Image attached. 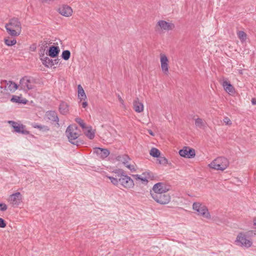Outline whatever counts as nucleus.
Returning <instances> with one entry per match:
<instances>
[{
    "label": "nucleus",
    "mask_w": 256,
    "mask_h": 256,
    "mask_svg": "<svg viewBox=\"0 0 256 256\" xmlns=\"http://www.w3.org/2000/svg\"><path fill=\"white\" fill-rule=\"evenodd\" d=\"M119 158H120L119 160L122 162L124 164H126L128 162V160L130 159L129 156L128 155H124L120 157Z\"/></svg>",
    "instance_id": "nucleus-35"
},
{
    "label": "nucleus",
    "mask_w": 256,
    "mask_h": 256,
    "mask_svg": "<svg viewBox=\"0 0 256 256\" xmlns=\"http://www.w3.org/2000/svg\"><path fill=\"white\" fill-rule=\"evenodd\" d=\"M75 121L79 124V125L82 128V129H85L86 128L85 123L80 118H76L75 119Z\"/></svg>",
    "instance_id": "nucleus-33"
},
{
    "label": "nucleus",
    "mask_w": 256,
    "mask_h": 256,
    "mask_svg": "<svg viewBox=\"0 0 256 256\" xmlns=\"http://www.w3.org/2000/svg\"><path fill=\"white\" fill-rule=\"evenodd\" d=\"M6 226V224L4 219L0 218V228H4Z\"/></svg>",
    "instance_id": "nucleus-42"
},
{
    "label": "nucleus",
    "mask_w": 256,
    "mask_h": 256,
    "mask_svg": "<svg viewBox=\"0 0 256 256\" xmlns=\"http://www.w3.org/2000/svg\"><path fill=\"white\" fill-rule=\"evenodd\" d=\"M59 111L63 115L66 114L69 111V106L68 104L64 102H60L59 106Z\"/></svg>",
    "instance_id": "nucleus-23"
},
{
    "label": "nucleus",
    "mask_w": 256,
    "mask_h": 256,
    "mask_svg": "<svg viewBox=\"0 0 256 256\" xmlns=\"http://www.w3.org/2000/svg\"><path fill=\"white\" fill-rule=\"evenodd\" d=\"M113 184L117 186L119 182V178H114L111 182Z\"/></svg>",
    "instance_id": "nucleus-45"
},
{
    "label": "nucleus",
    "mask_w": 256,
    "mask_h": 256,
    "mask_svg": "<svg viewBox=\"0 0 256 256\" xmlns=\"http://www.w3.org/2000/svg\"><path fill=\"white\" fill-rule=\"evenodd\" d=\"M8 202L13 207H18L22 202V195L20 192H16L10 195Z\"/></svg>",
    "instance_id": "nucleus-6"
},
{
    "label": "nucleus",
    "mask_w": 256,
    "mask_h": 256,
    "mask_svg": "<svg viewBox=\"0 0 256 256\" xmlns=\"http://www.w3.org/2000/svg\"><path fill=\"white\" fill-rule=\"evenodd\" d=\"M70 56V52L68 50H64L62 54V58L65 60H68Z\"/></svg>",
    "instance_id": "nucleus-31"
},
{
    "label": "nucleus",
    "mask_w": 256,
    "mask_h": 256,
    "mask_svg": "<svg viewBox=\"0 0 256 256\" xmlns=\"http://www.w3.org/2000/svg\"><path fill=\"white\" fill-rule=\"evenodd\" d=\"M222 85L224 90L229 94H232L235 93L234 88L232 84H231L230 82L226 80L224 81Z\"/></svg>",
    "instance_id": "nucleus-18"
},
{
    "label": "nucleus",
    "mask_w": 256,
    "mask_h": 256,
    "mask_svg": "<svg viewBox=\"0 0 256 256\" xmlns=\"http://www.w3.org/2000/svg\"><path fill=\"white\" fill-rule=\"evenodd\" d=\"M33 50H35L36 48V45H33Z\"/></svg>",
    "instance_id": "nucleus-53"
},
{
    "label": "nucleus",
    "mask_w": 256,
    "mask_h": 256,
    "mask_svg": "<svg viewBox=\"0 0 256 256\" xmlns=\"http://www.w3.org/2000/svg\"><path fill=\"white\" fill-rule=\"evenodd\" d=\"M223 120H224V122L226 123V124H227V125H230V124H232V122H231L230 120L228 117H225L224 118Z\"/></svg>",
    "instance_id": "nucleus-44"
},
{
    "label": "nucleus",
    "mask_w": 256,
    "mask_h": 256,
    "mask_svg": "<svg viewBox=\"0 0 256 256\" xmlns=\"http://www.w3.org/2000/svg\"><path fill=\"white\" fill-rule=\"evenodd\" d=\"M238 36L240 40H244L246 39V34L243 31H239L238 32Z\"/></svg>",
    "instance_id": "nucleus-37"
},
{
    "label": "nucleus",
    "mask_w": 256,
    "mask_h": 256,
    "mask_svg": "<svg viewBox=\"0 0 256 256\" xmlns=\"http://www.w3.org/2000/svg\"><path fill=\"white\" fill-rule=\"evenodd\" d=\"M82 108H85L88 106V102L86 101L83 102L82 104Z\"/></svg>",
    "instance_id": "nucleus-48"
},
{
    "label": "nucleus",
    "mask_w": 256,
    "mask_h": 256,
    "mask_svg": "<svg viewBox=\"0 0 256 256\" xmlns=\"http://www.w3.org/2000/svg\"><path fill=\"white\" fill-rule=\"evenodd\" d=\"M78 97L80 100V101L82 100H85L86 98V96L85 94L84 91L80 85H78Z\"/></svg>",
    "instance_id": "nucleus-24"
},
{
    "label": "nucleus",
    "mask_w": 256,
    "mask_h": 256,
    "mask_svg": "<svg viewBox=\"0 0 256 256\" xmlns=\"http://www.w3.org/2000/svg\"><path fill=\"white\" fill-rule=\"evenodd\" d=\"M52 42L47 39H44L40 42V56H43L44 54V51L48 48V45L51 44Z\"/></svg>",
    "instance_id": "nucleus-17"
},
{
    "label": "nucleus",
    "mask_w": 256,
    "mask_h": 256,
    "mask_svg": "<svg viewBox=\"0 0 256 256\" xmlns=\"http://www.w3.org/2000/svg\"><path fill=\"white\" fill-rule=\"evenodd\" d=\"M58 12L61 15L66 17L71 16L72 14V8L67 5H64L60 7Z\"/></svg>",
    "instance_id": "nucleus-14"
},
{
    "label": "nucleus",
    "mask_w": 256,
    "mask_h": 256,
    "mask_svg": "<svg viewBox=\"0 0 256 256\" xmlns=\"http://www.w3.org/2000/svg\"><path fill=\"white\" fill-rule=\"evenodd\" d=\"M46 116L48 120L52 124L56 122L57 124L58 127L60 126L59 118L58 116V114L56 111L49 110L48 111L46 114Z\"/></svg>",
    "instance_id": "nucleus-12"
},
{
    "label": "nucleus",
    "mask_w": 256,
    "mask_h": 256,
    "mask_svg": "<svg viewBox=\"0 0 256 256\" xmlns=\"http://www.w3.org/2000/svg\"><path fill=\"white\" fill-rule=\"evenodd\" d=\"M132 176L136 180H141L143 184H146L148 183V180H146V177L144 176H142V174L141 176L139 174H132Z\"/></svg>",
    "instance_id": "nucleus-26"
},
{
    "label": "nucleus",
    "mask_w": 256,
    "mask_h": 256,
    "mask_svg": "<svg viewBox=\"0 0 256 256\" xmlns=\"http://www.w3.org/2000/svg\"><path fill=\"white\" fill-rule=\"evenodd\" d=\"M59 61H60V60L58 58H56V59H54V60H53L54 66L55 64H58L59 62Z\"/></svg>",
    "instance_id": "nucleus-47"
},
{
    "label": "nucleus",
    "mask_w": 256,
    "mask_h": 256,
    "mask_svg": "<svg viewBox=\"0 0 256 256\" xmlns=\"http://www.w3.org/2000/svg\"><path fill=\"white\" fill-rule=\"evenodd\" d=\"M202 204H200V202H194L192 204V208L196 210L197 211L201 206Z\"/></svg>",
    "instance_id": "nucleus-38"
},
{
    "label": "nucleus",
    "mask_w": 256,
    "mask_h": 256,
    "mask_svg": "<svg viewBox=\"0 0 256 256\" xmlns=\"http://www.w3.org/2000/svg\"><path fill=\"white\" fill-rule=\"evenodd\" d=\"M10 82V84L9 86V89L10 90L15 91L18 88L20 85L18 86L16 83L13 82Z\"/></svg>",
    "instance_id": "nucleus-34"
},
{
    "label": "nucleus",
    "mask_w": 256,
    "mask_h": 256,
    "mask_svg": "<svg viewBox=\"0 0 256 256\" xmlns=\"http://www.w3.org/2000/svg\"><path fill=\"white\" fill-rule=\"evenodd\" d=\"M87 131L84 132L86 136L90 140H92L94 138V132L92 130V126L86 127Z\"/></svg>",
    "instance_id": "nucleus-25"
},
{
    "label": "nucleus",
    "mask_w": 256,
    "mask_h": 256,
    "mask_svg": "<svg viewBox=\"0 0 256 256\" xmlns=\"http://www.w3.org/2000/svg\"><path fill=\"white\" fill-rule=\"evenodd\" d=\"M195 124L199 128H202L204 127L205 123L202 118H198L195 120Z\"/></svg>",
    "instance_id": "nucleus-30"
},
{
    "label": "nucleus",
    "mask_w": 256,
    "mask_h": 256,
    "mask_svg": "<svg viewBox=\"0 0 256 256\" xmlns=\"http://www.w3.org/2000/svg\"><path fill=\"white\" fill-rule=\"evenodd\" d=\"M126 166L132 172H134L136 170V169L135 168L134 165L127 164Z\"/></svg>",
    "instance_id": "nucleus-43"
},
{
    "label": "nucleus",
    "mask_w": 256,
    "mask_h": 256,
    "mask_svg": "<svg viewBox=\"0 0 256 256\" xmlns=\"http://www.w3.org/2000/svg\"><path fill=\"white\" fill-rule=\"evenodd\" d=\"M119 178V182L122 186L126 188H130L134 186V180L125 174L124 170H118L117 172Z\"/></svg>",
    "instance_id": "nucleus-4"
},
{
    "label": "nucleus",
    "mask_w": 256,
    "mask_h": 256,
    "mask_svg": "<svg viewBox=\"0 0 256 256\" xmlns=\"http://www.w3.org/2000/svg\"><path fill=\"white\" fill-rule=\"evenodd\" d=\"M94 152L102 159L108 157L110 154V151L108 149L100 148H95Z\"/></svg>",
    "instance_id": "nucleus-15"
},
{
    "label": "nucleus",
    "mask_w": 256,
    "mask_h": 256,
    "mask_svg": "<svg viewBox=\"0 0 256 256\" xmlns=\"http://www.w3.org/2000/svg\"><path fill=\"white\" fill-rule=\"evenodd\" d=\"M106 177L110 180L111 182L112 180L114 178L112 176H106Z\"/></svg>",
    "instance_id": "nucleus-51"
},
{
    "label": "nucleus",
    "mask_w": 256,
    "mask_h": 256,
    "mask_svg": "<svg viewBox=\"0 0 256 256\" xmlns=\"http://www.w3.org/2000/svg\"><path fill=\"white\" fill-rule=\"evenodd\" d=\"M42 125L38 124L36 123H34L32 124L33 128L40 130Z\"/></svg>",
    "instance_id": "nucleus-46"
},
{
    "label": "nucleus",
    "mask_w": 256,
    "mask_h": 256,
    "mask_svg": "<svg viewBox=\"0 0 256 256\" xmlns=\"http://www.w3.org/2000/svg\"><path fill=\"white\" fill-rule=\"evenodd\" d=\"M254 225L256 226V218L254 220Z\"/></svg>",
    "instance_id": "nucleus-52"
},
{
    "label": "nucleus",
    "mask_w": 256,
    "mask_h": 256,
    "mask_svg": "<svg viewBox=\"0 0 256 256\" xmlns=\"http://www.w3.org/2000/svg\"><path fill=\"white\" fill-rule=\"evenodd\" d=\"M168 190L166 188V185L163 182H158L155 184L152 188V191H150V195L152 194H160L161 192H167Z\"/></svg>",
    "instance_id": "nucleus-11"
},
{
    "label": "nucleus",
    "mask_w": 256,
    "mask_h": 256,
    "mask_svg": "<svg viewBox=\"0 0 256 256\" xmlns=\"http://www.w3.org/2000/svg\"><path fill=\"white\" fill-rule=\"evenodd\" d=\"M196 212H198V214L202 216L205 218H210V217L208 209L205 206L202 205Z\"/></svg>",
    "instance_id": "nucleus-20"
},
{
    "label": "nucleus",
    "mask_w": 256,
    "mask_h": 256,
    "mask_svg": "<svg viewBox=\"0 0 256 256\" xmlns=\"http://www.w3.org/2000/svg\"><path fill=\"white\" fill-rule=\"evenodd\" d=\"M10 101L13 102H16L18 104H26V100H21L20 97L17 96H12V98H11Z\"/></svg>",
    "instance_id": "nucleus-29"
},
{
    "label": "nucleus",
    "mask_w": 256,
    "mask_h": 256,
    "mask_svg": "<svg viewBox=\"0 0 256 256\" xmlns=\"http://www.w3.org/2000/svg\"><path fill=\"white\" fill-rule=\"evenodd\" d=\"M7 32L12 36H18L21 32V24L18 18L10 20L8 24L5 26Z\"/></svg>",
    "instance_id": "nucleus-1"
},
{
    "label": "nucleus",
    "mask_w": 256,
    "mask_h": 256,
    "mask_svg": "<svg viewBox=\"0 0 256 256\" xmlns=\"http://www.w3.org/2000/svg\"><path fill=\"white\" fill-rule=\"evenodd\" d=\"M8 123L14 128L15 132L25 135L30 134L29 131L24 130L25 126L12 120L8 121Z\"/></svg>",
    "instance_id": "nucleus-9"
},
{
    "label": "nucleus",
    "mask_w": 256,
    "mask_h": 256,
    "mask_svg": "<svg viewBox=\"0 0 256 256\" xmlns=\"http://www.w3.org/2000/svg\"><path fill=\"white\" fill-rule=\"evenodd\" d=\"M76 131L77 127L76 126H69L66 130V134L71 144L78 146L82 144L83 142L78 138L79 134Z\"/></svg>",
    "instance_id": "nucleus-2"
},
{
    "label": "nucleus",
    "mask_w": 256,
    "mask_h": 256,
    "mask_svg": "<svg viewBox=\"0 0 256 256\" xmlns=\"http://www.w3.org/2000/svg\"><path fill=\"white\" fill-rule=\"evenodd\" d=\"M148 134H150L151 136H154V133L152 132V131L150 130H148Z\"/></svg>",
    "instance_id": "nucleus-49"
},
{
    "label": "nucleus",
    "mask_w": 256,
    "mask_h": 256,
    "mask_svg": "<svg viewBox=\"0 0 256 256\" xmlns=\"http://www.w3.org/2000/svg\"><path fill=\"white\" fill-rule=\"evenodd\" d=\"M158 158V160L160 164L164 165L168 163V160L166 158L159 156Z\"/></svg>",
    "instance_id": "nucleus-36"
},
{
    "label": "nucleus",
    "mask_w": 256,
    "mask_h": 256,
    "mask_svg": "<svg viewBox=\"0 0 256 256\" xmlns=\"http://www.w3.org/2000/svg\"><path fill=\"white\" fill-rule=\"evenodd\" d=\"M252 102L253 104H256V98H252Z\"/></svg>",
    "instance_id": "nucleus-50"
},
{
    "label": "nucleus",
    "mask_w": 256,
    "mask_h": 256,
    "mask_svg": "<svg viewBox=\"0 0 256 256\" xmlns=\"http://www.w3.org/2000/svg\"><path fill=\"white\" fill-rule=\"evenodd\" d=\"M8 206L4 203H0V210L5 211L7 210Z\"/></svg>",
    "instance_id": "nucleus-40"
},
{
    "label": "nucleus",
    "mask_w": 256,
    "mask_h": 256,
    "mask_svg": "<svg viewBox=\"0 0 256 256\" xmlns=\"http://www.w3.org/2000/svg\"><path fill=\"white\" fill-rule=\"evenodd\" d=\"M20 87L21 90H23L24 91H28V90L34 88V86L32 84L30 78L26 76L20 80Z\"/></svg>",
    "instance_id": "nucleus-7"
},
{
    "label": "nucleus",
    "mask_w": 256,
    "mask_h": 256,
    "mask_svg": "<svg viewBox=\"0 0 256 256\" xmlns=\"http://www.w3.org/2000/svg\"><path fill=\"white\" fill-rule=\"evenodd\" d=\"M236 244L249 248L252 245V242L246 238V236L242 234H239L236 240Z\"/></svg>",
    "instance_id": "nucleus-8"
},
{
    "label": "nucleus",
    "mask_w": 256,
    "mask_h": 256,
    "mask_svg": "<svg viewBox=\"0 0 256 256\" xmlns=\"http://www.w3.org/2000/svg\"><path fill=\"white\" fill-rule=\"evenodd\" d=\"M60 52V50L58 46H52L46 51V54L50 58H55L58 56Z\"/></svg>",
    "instance_id": "nucleus-16"
},
{
    "label": "nucleus",
    "mask_w": 256,
    "mask_h": 256,
    "mask_svg": "<svg viewBox=\"0 0 256 256\" xmlns=\"http://www.w3.org/2000/svg\"><path fill=\"white\" fill-rule=\"evenodd\" d=\"M16 42V40L15 39L9 40V39H5L4 43L6 45L8 46H12L14 45Z\"/></svg>",
    "instance_id": "nucleus-32"
},
{
    "label": "nucleus",
    "mask_w": 256,
    "mask_h": 256,
    "mask_svg": "<svg viewBox=\"0 0 256 256\" xmlns=\"http://www.w3.org/2000/svg\"><path fill=\"white\" fill-rule=\"evenodd\" d=\"M134 109L137 112H141L144 110L143 104L139 101L138 98H136L133 102Z\"/></svg>",
    "instance_id": "nucleus-19"
},
{
    "label": "nucleus",
    "mask_w": 256,
    "mask_h": 256,
    "mask_svg": "<svg viewBox=\"0 0 256 256\" xmlns=\"http://www.w3.org/2000/svg\"><path fill=\"white\" fill-rule=\"evenodd\" d=\"M180 156L186 158H192L195 156V150L192 148L185 146L179 151Z\"/></svg>",
    "instance_id": "nucleus-10"
},
{
    "label": "nucleus",
    "mask_w": 256,
    "mask_h": 256,
    "mask_svg": "<svg viewBox=\"0 0 256 256\" xmlns=\"http://www.w3.org/2000/svg\"><path fill=\"white\" fill-rule=\"evenodd\" d=\"M150 154L152 156L158 158L160 156V152L156 148H152L150 150Z\"/></svg>",
    "instance_id": "nucleus-28"
},
{
    "label": "nucleus",
    "mask_w": 256,
    "mask_h": 256,
    "mask_svg": "<svg viewBox=\"0 0 256 256\" xmlns=\"http://www.w3.org/2000/svg\"><path fill=\"white\" fill-rule=\"evenodd\" d=\"M40 130L44 132H46L50 130V128L46 126L42 125Z\"/></svg>",
    "instance_id": "nucleus-39"
},
{
    "label": "nucleus",
    "mask_w": 256,
    "mask_h": 256,
    "mask_svg": "<svg viewBox=\"0 0 256 256\" xmlns=\"http://www.w3.org/2000/svg\"><path fill=\"white\" fill-rule=\"evenodd\" d=\"M117 96H118V101L120 102L122 104V108H125V104H124V100H122V97L120 96V95L119 94H118L117 95Z\"/></svg>",
    "instance_id": "nucleus-41"
},
{
    "label": "nucleus",
    "mask_w": 256,
    "mask_h": 256,
    "mask_svg": "<svg viewBox=\"0 0 256 256\" xmlns=\"http://www.w3.org/2000/svg\"><path fill=\"white\" fill-rule=\"evenodd\" d=\"M152 197L158 203L161 204H168L170 200V196L167 192H161L160 194H152Z\"/></svg>",
    "instance_id": "nucleus-5"
},
{
    "label": "nucleus",
    "mask_w": 256,
    "mask_h": 256,
    "mask_svg": "<svg viewBox=\"0 0 256 256\" xmlns=\"http://www.w3.org/2000/svg\"><path fill=\"white\" fill-rule=\"evenodd\" d=\"M40 57L42 64L48 68H52V66H54L53 60L52 59H50L48 57L45 56L44 55L43 56Z\"/></svg>",
    "instance_id": "nucleus-22"
},
{
    "label": "nucleus",
    "mask_w": 256,
    "mask_h": 256,
    "mask_svg": "<svg viewBox=\"0 0 256 256\" xmlns=\"http://www.w3.org/2000/svg\"><path fill=\"white\" fill-rule=\"evenodd\" d=\"M229 166L228 160L223 156L217 158L214 160L210 164L209 166L216 170L223 171Z\"/></svg>",
    "instance_id": "nucleus-3"
},
{
    "label": "nucleus",
    "mask_w": 256,
    "mask_h": 256,
    "mask_svg": "<svg viewBox=\"0 0 256 256\" xmlns=\"http://www.w3.org/2000/svg\"><path fill=\"white\" fill-rule=\"evenodd\" d=\"M160 61L162 71L166 74L168 73V60L167 56L164 54H160Z\"/></svg>",
    "instance_id": "nucleus-13"
},
{
    "label": "nucleus",
    "mask_w": 256,
    "mask_h": 256,
    "mask_svg": "<svg viewBox=\"0 0 256 256\" xmlns=\"http://www.w3.org/2000/svg\"><path fill=\"white\" fill-rule=\"evenodd\" d=\"M142 176H144L146 177V180H148H148H152L154 178V174L150 172V171H146L145 172H144L142 173Z\"/></svg>",
    "instance_id": "nucleus-27"
},
{
    "label": "nucleus",
    "mask_w": 256,
    "mask_h": 256,
    "mask_svg": "<svg viewBox=\"0 0 256 256\" xmlns=\"http://www.w3.org/2000/svg\"><path fill=\"white\" fill-rule=\"evenodd\" d=\"M158 24L161 28L164 30H172L174 27V25L164 20L159 21Z\"/></svg>",
    "instance_id": "nucleus-21"
}]
</instances>
